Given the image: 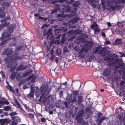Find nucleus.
Wrapping results in <instances>:
<instances>
[{
  "label": "nucleus",
  "mask_w": 125,
  "mask_h": 125,
  "mask_svg": "<svg viewBox=\"0 0 125 125\" xmlns=\"http://www.w3.org/2000/svg\"><path fill=\"white\" fill-rule=\"evenodd\" d=\"M72 93L74 97H76L78 94L79 93L77 91H73L72 92Z\"/></svg>",
  "instance_id": "40"
},
{
  "label": "nucleus",
  "mask_w": 125,
  "mask_h": 125,
  "mask_svg": "<svg viewBox=\"0 0 125 125\" xmlns=\"http://www.w3.org/2000/svg\"><path fill=\"white\" fill-rule=\"evenodd\" d=\"M4 104L7 105H8L9 104V103L7 100L5 101H0V104Z\"/></svg>",
  "instance_id": "42"
},
{
  "label": "nucleus",
  "mask_w": 125,
  "mask_h": 125,
  "mask_svg": "<svg viewBox=\"0 0 125 125\" xmlns=\"http://www.w3.org/2000/svg\"><path fill=\"white\" fill-rule=\"evenodd\" d=\"M34 91L33 90H31L30 93L27 95V96L29 98H31L34 96Z\"/></svg>",
  "instance_id": "27"
},
{
  "label": "nucleus",
  "mask_w": 125,
  "mask_h": 125,
  "mask_svg": "<svg viewBox=\"0 0 125 125\" xmlns=\"http://www.w3.org/2000/svg\"><path fill=\"white\" fill-rule=\"evenodd\" d=\"M11 109V107L10 106H5L3 110L6 111H10Z\"/></svg>",
  "instance_id": "28"
},
{
  "label": "nucleus",
  "mask_w": 125,
  "mask_h": 125,
  "mask_svg": "<svg viewBox=\"0 0 125 125\" xmlns=\"http://www.w3.org/2000/svg\"><path fill=\"white\" fill-rule=\"evenodd\" d=\"M84 49V48H82L79 52V56L82 58H84L85 56L84 53H83Z\"/></svg>",
  "instance_id": "12"
},
{
  "label": "nucleus",
  "mask_w": 125,
  "mask_h": 125,
  "mask_svg": "<svg viewBox=\"0 0 125 125\" xmlns=\"http://www.w3.org/2000/svg\"><path fill=\"white\" fill-rule=\"evenodd\" d=\"M6 16V13L4 12H2L1 13H0V18H2Z\"/></svg>",
  "instance_id": "44"
},
{
  "label": "nucleus",
  "mask_w": 125,
  "mask_h": 125,
  "mask_svg": "<svg viewBox=\"0 0 125 125\" xmlns=\"http://www.w3.org/2000/svg\"><path fill=\"white\" fill-rule=\"evenodd\" d=\"M105 49L103 48L98 52V54H100L101 57H103L105 55V53L104 52Z\"/></svg>",
  "instance_id": "17"
},
{
  "label": "nucleus",
  "mask_w": 125,
  "mask_h": 125,
  "mask_svg": "<svg viewBox=\"0 0 125 125\" xmlns=\"http://www.w3.org/2000/svg\"><path fill=\"white\" fill-rule=\"evenodd\" d=\"M84 113V111L83 110L79 111L78 112V114L76 115L77 118L81 117V116Z\"/></svg>",
  "instance_id": "26"
},
{
  "label": "nucleus",
  "mask_w": 125,
  "mask_h": 125,
  "mask_svg": "<svg viewBox=\"0 0 125 125\" xmlns=\"http://www.w3.org/2000/svg\"><path fill=\"white\" fill-rule=\"evenodd\" d=\"M17 114V113H16V112H11L10 113V114H9V115L11 116H14V115H16Z\"/></svg>",
  "instance_id": "56"
},
{
  "label": "nucleus",
  "mask_w": 125,
  "mask_h": 125,
  "mask_svg": "<svg viewBox=\"0 0 125 125\" xmlns=\"http://www.w3.org/2000/svg\"><path fill=\"white\" fill-rule=\"evenodd\" d=\"M105 61H108L111 60L110 58L109 57L105 56L104 59Z\"/></svg>",
  "instance_id": "49"
},
{
  "label": "nucleus",
  "mask_w": 125,
  "mask_h": 125,
  "mask_svg": "<svg viewBox=\"0 0 125 125\" xmlns=\"http://www.w3.org/2000/svg\"><path fill=\"white\" fill-rule=\"evenodd\" d=\"M17 124V122H16L15 120H13L12 121L10 125H16Z\"/></svg>",
  "instance_id": "55"
},
{
  "label": "nucleus",
  "mask_w": 125,
  "mask_h": 125,
  "mask_svg": "<svg viewBox=\"0 0 125 125\" xmlns=\"http://www.w3.org/2000/svg\"><path fill=\"white\" fill-rule=\"evenodd\" d=\"M72 31H69L66 33H64L63 34L62 37V38L60 41V42L61 43H63L64 42H65V39L64 38V37L65 35L66 34H67V36H70V35L72 34Z\"/></svg>",
  "instance_id": "9"
},
{
  "label": "nucleus",
  "mask_w": 125,
  "mask_h": 125,
  "mask_svg": "<svg viewBox=\"0 0 125 125\" xmlns=\"http://www.w3.org/2000/svg\"><path fill=\"white\" fill-rule=\"evenodd\" d=\"M17 72H15L12 73L10 75V79H14L16 77L17 75Z\"/></svg>",
  "instance_id": "22"
},
{
  "label": "nucleus",
  "mask_w": 125,
  "mask_h": 125,
  "mask_svg": "<svg viewBox=\"0 0 125 125\" xmlns=\"http://www.w3.org/2000/svg\"><path fill=\"white\" fill-rule=\"evenodd\" d=\"M106 2L107 4L111 5H112L113 3L119 4L118 2L116 0H107Z\"/></svg>",
  "instance_id": "18"
},
{
  "label": "nucleus",
  "mask_w": 125,
  "mask_h": 125,
  "mask_svg": "<svg viewBox=\"0 0 125 125\" xmlns=\"http://www.w3.org/2000/svg\"><path fill=\"white\" fill-rule=\"evenodd\" d=\"M16 67V66H14L12 67L10 69V72L11 73L13 72L15 70Z\"/></svg>",
  "instance_id": "38"
},
{
  "label": "nucleus",
  "mask_w": 125,
  "mask_h": 125,
  "mask_svg": "<svg viewBox=\"0 0 125 125\" xmlns=\"http://www.w3.org/2000/svg\"><path fill=\"white\" fill-rule=\"evenodd\" d=\"M11 33H9L4 35L5 39L6 38V39L0 42V46H2L6 44L8 42L13 38H10L11 36Z\"/></svg>",
  "instance_id": "1"
},
{
  "label": "nucleus",
  "mask_w": 125,
  "mask_h": 125,
  "mask_svg": "<svg viewBox=\"0 0 125 125\" xmlns=\"http://www.w3.org/2000/svg\"><path fill=\"white\" fill-rule=\"evenodd\" d=\"M93 42L92 41H89L88 43L85 44V45L86 46H88L89 47L91 48L92 47L93 44L92 43Z\"/></svg>",
  "instance_id": "25"
},
{
  "label": "nucleus",
  "mask_w": 125,
  "mask_h": 125,
  "mask_svg": "<svg viewBox=\"0 0 125 125\" xmlns=\"http://www.w3.org/2000/svg\"><path fill=\"white\" fill-rule=\"evenodd\" d=\"M0 74H1L2 78H4L5 76V74L4 73V72L2 71H1L0 72Z\"/></svg>",
  "instance_id": "52"
},
{
  "label": "nucleus",
  "mask_w": 125,
  "mask_h": 125,
  "mask_svg": "<svg viewBox=\"0 0 125 125\" xmlns=\"http://www.w3.org/2000/svg\"><path fill=\"white\" fill-rule=\"evenodd\" d=\"M26 68L24 66L22 63H20L16 69V70L18 71H20L23 70Z\"/></svg>",
  "instance_id": "11"
},
{
  "label": "nucleus",
  "mask_w": 125,
  "mask_h": 125,
  "mask_svg": "<svg viewBox=\"0 0 125 125\" xmlns=\"http://www.w3.org/2000/svg\"><path fill=\"white\" fill-rule=\"evenodd\" d=\"M31 79V81L32 83H33L35 81V78L34 77L33 75H32L29 76L27 78V79L28 80H30Z\"/></svg>",
  "instance_id": "23"
},
{
  "label": "nucleus",
  "mask_w": 125,
  "mask_h": 125,
  "mask_svg": "<svg viewBox=\"0 0 125 125\" xmlns=\"http://www.w3.org/2000/svg\"><path fill=\"white\" fill-rule=\"evenodd\" d=\"M75 118L76 120H77V122L79 123H81V121L83 120V118L81 117L77 118L76 116Z\"/></svg>",
  "instance_id": "36"
},
{
  "label": "nucleus",
  "mask_w": 125,
  "mask_h": 125,
  "mask_svg": "<svg viewBox=\"0 0 125 125\" xmlns=\"http://www.w3.org/2000/svg\"><path fill=\"white\" fill-rule=\"evenodd\" d=\"M28 115L29 117L31 118H32L34 117V115L32 114H29Z\"/></svg>",
  "instance_id": "63"
},
{
  "label": "nucleus",
  "mask_w": 125,
  "mask_h": 125,
  "mask_svg": "<svg viewBox=\"0 0 125 125\" xmlns=\"http://www.w3.org/2000/svg\"><path fill=\"white\" fill-rule=\"evenodd\" d=\"M109 71L107 69H106L104 70V73L105 75H108L109 74Z\"/></svg>",
  "instance_id": "45"
},
{
  "label": "nucleus",
  "mask_w": 125,
  "mask_h": 125,
  "mask_svg": "<svg viewBox=\"0 0 125 125\" xmlns=\"http://www.w3.org/2000/svg\"><path fill=\"white\" fill-rule=\"evenodd\" d=\"M48 88L49 86L48 85H46L45 86L42 85L40 87V91L42 94H45L48 91Z\"/></svg>",
  "instance_id": "5"
},
{
  "label": "nucleus",
  "mask_w": 125,
  "mask_h": 125,
  "mask_svg": "<svg viewBox=\"0 0 125 125\" xmlns=\"http://www.w3.org/2000/svg\"><path fill=\"white\" fill-rule=\"evenodd\" d=\"M122 43V42L121 41V39L117 38L115 41V43L114 45H121Z\"/></svg>",
  "instance_id": "16"
},
{
  "label": "nucleus",
  "mask_w": 125,
  "mask_h": 125,
  "mask_svg": "<svg viewBox=\"0 0 125 125\" xmlns=\"http://www.w3.org/2000/svg\"><path fill=\"white\" fill-rule=\"evenodd\" d=\"M14 102L15 104L17 105L18 108H19L22 111H23L22 108L21 107V105L20 104L19 102L17 99L16 98H15L14 99Z\"/></svg>",
  "instance_id": "15"
},
{
  "label": "nucleus",
  "mask_w": 125,
  "mask_h": 125,
  "mask_svg": "<svg viewBox=\"0 0 125 125\" xmlns=\"http://www.w3.org/2000/svg\"><path fill=\"white\" fill-rule=\"evenodd\" d=\"M32 72V70H31L30 71H29L27 72H25L24 73H21V76L22 78L28 76L29 75V74L31 73Z\"/></svg>",
  "instance_id": "20"
},
{
  "label": "nucleus",
  "mask_w": 125,
  "mask_h": 125,
  "mask_svg": "<svg viewBox=\"0 0 125 125\" xmlns=\"http://www.w3.org/2000/svg\"><path fill=\"white\" fill-rule=\"evenodd\" d=\"M22 46L20 45L18 46L16 48V50H17L19 51L22 48Z\"/></svg>",
  "instance_id": "53"
},
{
  "label": "nucleus",
  "mask_w": 125,
  "mask_h": 125,
  "mask_svg": "<svg viewBox=\"0 0 125 125\" xmlns=\"http://www.w3.org/2000/svg\"><path fill=\"white\" fill-rule=\"evenodd\" d=\"M16 45V44L15 43L10 42L9 44V46L10 47H13L15 46Z\"/></svg>",
  "instance_id": "54"
},
{
  "label": "nucleus",
  "mask_w": 125,
  "mask_h": 125,
  "mask_svg": "<svg viewBox=\"0 0 125 125\" xmlns=\"http://www.w3.org/2000/svg\"><path fill=\"white\" fill-rule=\"evenodd\" d=\"M1 6L5 9L8 10L10 7V3L7 1H4L1 3Z\"/></svg>",
  "instance_id": "10"
},
{
  "label": "nucleus",
  "mask_w": 125,
  "mask_h": 125,
  "mask_svg": "<svg viewBox=\"0 0 125 125\" xmlns=\"http://www.w3.org/2000/svg\"><path fill=\"white\" fill-rule=\"evenodd\" d=\"M67 31L66 29H65L63 27H61L56 29L54 31L55 35V36L59 35L60 33L66 32Z\"/></svg>",
  "instance_id": "6"
},
{
  "label": "nucleus",
  "mask_w": 125,
  "mask_h": 125,
  "mask_svg": "<svg viewBox=\"0 0 125 125\" xmlns=\"http://www.w3.org/2000/svg\"><path fill=\"white\" fill-rule=\"evenodd\" d=\"M74 0H66V3L67 4H70L71 5L72 4H73Z\"/></svg>",
  "instance_id": "35"
},
{
  "label": "nucleus",
  "mask_w": 125,
  "mask_h": 125,
  "mask_svg": "<svg viewBox=\"0 0 125 125\" xmlns=\"http://www.w3.org/2000/svg\"><path fill=\"white\" fill-rule=\"evenodd\" d=\"M61 5L60 4L56 3L54 6L55 9L58 11L60 10V7Z\"/></svg>",
  "instance_id": "32"
},
{
  "label": "nucleus",
  "mask_w": 125,
  "mask_h": 125,
  "mask_svg": "<svg viewBox=\"0 0 125 125\" xmlns=\"http://www.w3.org/2000/svg\"><path fill=\"white\" fill-rule=\"evenodd\" d=\"M56 53L58 55H60L61 54L62 52L60 50H57Z\"/></svg>",
  "instance_id": "57"
},
{
  "label": "nucleus",
  "mask_w": 125,
  "mask_h": 125,
  "mask_svg": "<svg viewBox=\"0 0 125 125\" xmlns=\"http://www.w3.org/2000/svg\"><path fill=\"white\" fill-rule=\"evenodd\" d=\"M115 63V62H109L108 63V65L109 66H113L114 65Z\"/></svg>",
  "instance_id": "62"
},
{
  "label": "nucleus",
  "mask_w": 125,
  "mask_h": 125,
  "mask_svg": "<svg viewBox=\"0 0 125 125\" xmlns=\"http://www.w3.org/2000/svg\"><path fill=\"white\" fill-rule=\"evenodd\" d=\"M101 47V46L99 45L98 47L95 48V51L94 52V53H95L97 52L100 49Z\"/></svg>",
  "instance_id": "46"
},
{
  "label": "nucleus",
  "mask_w": 125,
  "mask_h": 125,
  "mask_svg": "<svg viewBox=\"0 0 125 125\" xmlns=\"http://www.w3.org/2000/svg\"><path fill=\"white\" fill-rule=\"evenodd\" d=\"M87 1L90 3H92L94 1L96 3H98L99 2L98 0H87Z\"/></svg>",
  "instance_id": "39"
},
{
  "label": "nucleus",
  "mask_w": 125,
  "mask_h": 125,
  "mask_svg": "<svg viewBox=\"0 0 125 125\" xmlns=\"http://www.w3.org/2000/svg\"><path fill=\"white\" fill-rule=\"evenodd\" d=\"M61 35L62 34H60L59 35H58L56 37L54 38V39H55V41H57V40L58 39L57 41H59V39L60 38Z\"/></svg>",
  "instance_id": "48"
},
{
  "label": "nucleus",
  "mask_w": 125,
  "mask_h": 125,
  "mask_svg": "<svg viewBox=\"0 0 125 125\" xmlns=\"http://www.w3.org/2000/svg\"><path fill=\"white\" fill-rule=\"evenodd\" d=\"M115 7L117 10H119L121 8V5L119 4H116L115 5Z\"/></svg>",
  "instance_id": "51"
},
{
  "label": "nucleus",
  "mask_w": 125,
  "mask_h": 125,
  "mask_svg": "<svg viewBox=\"0 0 125 125\" xmlns=\"http://www.w3.org/2000/svg\"><path fill=\"white\" fill-rule=\"evenodd\" d=\"M63 54H65L67 52H69V51L68 50L67 48L66 47H64L63 48Z\"/></svg>",
  "instance_id": "41"
},
{
  "label": "nucleus",
  "mask_w": 125,
  "mask_h": 125,
  "mask_svg": "<svg viewBox=\"0 0 125 125\" xmlns=\"http://www.w3.org/2000/svg\"><path fill=\"white\" fill-rule=\"evenodd\" d=\"M0 123H1L0 125H4L5 123L3 119H2V120L1 121Z\"/></svg>",
  "instance_id": "64"
},
{
  "label": "nucleus",
  "mask_w": 125,
  "mask_h": 125,
  "mask_svg": "<svg viewBox=\"0 0 125 125\" xmlns=\"http://www.w3.org/2000/svg\"><path fill=\"white\" fill-rule=\"evenodd\" d=\"M22 78V76H21V73H19L16 76V79L18 81H20Z\"/></svg>",
  "instance_id": "29"
},
{
  "label": "nucleus",
  "mask_w": 125,
  "mask_h": 125,
  "mask_svg": "<svg viewBox=\"0 0 125 125\" xmlns=\"http://www.w3.org/2000/svg\"><path fill=\"white\" fill-rule=\"evenodd\" d=\"M100 31V30L99 29L96 28H95L94 30V33L96 34H96V33H98Z\"/></svg>",
  "instance_id": "47"
},
{
  "label": "nucleus",
  "mask_w": 125,
  "mask_h": 125,
  "mask_svg": "<svg viewBox=\"0 0 125 125\" xmlns=\"http://www.w3.org/2000/svg\"><path fill=\"white\" fill-rule=\"evenodd\" d=\"M10 24V23L8 22L0 24V31L3 29L5 27L9 26Z\"/></svg>",
  "instance_id": "13"
},
{
  "label": "nucleus",
  "mask_w": 125,
  "mask_h": 125,
  "mask_svg": "<svg viewBox=\"0 0 125 125\" xmlns=\"http://www.w3.org/2000/svg\"><path fill=\"white\" fill-rule=\"evenodd\" d=\"M13 32V29L10 27H8L2 33L3 35H5L9 33H11Z\"/></svg>",
  "instance_id": "8"
},
{
  "label": "nucleus",
  "mask_w": 125,
  "mask_h": 125,
  "mask_svg": "<svg viewBox=\"0 0 125 125\" xmlns=\"http://www.w3.org/2000/svg\"><path fill=\"white\" fill-rule=\"evenodd\" d=\"M6 89H8L9 91H10L13 92V90L12 88L10 85H6Z\"/></svg>",
  "instance_id": "34"
},
{
  "label": "nucleus",
  "mask_w": 125,
  "mask_h": 125,
  "mask_svg": "<svg viewBox=\"0 0 125 125\" xmlns=\"http://www.w3.org/2000/svg\"><path fill=\"white\" fill-rule=\"evenodd\" d=\"M102 114L101 112H99L98 113L97 116L96 122L98 123L97 125H101V123L104 120H105L107 118V117L104 116L101 117Z\"/></svg>",
  "instance_id": "2"
},
{
  "label": "nucleus",
  "mask_w": 125,
  "mask_h": 125,
  "mask_svg": "<svg viewBox=\"0 0 125 125\" xmlns=\"http://www.w3.org/2000/svg\"><path fill=\"white\" fill-rule=\"evenodd\" d=\"M68 100L69 102L72 103H75L77 101V99L75 97H73L72 99V97H69Z\"/></svg>",
  "instance_id": "21"
},
{
  "label": "nucleus",
  "mask_w": 125,
  "mask_h": 125,
  "mask_svg": "<svg viewBox=\"0 0 125 125\" xmlns=\"http://www.w3.org/2000/svg\"><path fill=\"white\" fill-rule=\"evenodd\" d=\"M118 2L119 4L121 3H125V0H116Z\"/></svg>",
  "instance_id": "59"
},
{
  "label": "nucleus",
  "mask_w": 125,
  "mask_h": 125,
  "mask_svg": "<svg viewBox=\"0 0 125 125\" xmlns=\"http://www.w3.org/2000/svg\"><path fill=\"white\" fill-rule=\"evenodd\" d=\"M97 24L96 23V22L95 21H94L93 22V24H92L90 26V28L93 29H94L95 27H97Z\"/></svg>",
  "instance_id": "43"
},
{
  "label": "nucleus",
  "mask_w": 125,
  "mask_h": 125,
  "mask_svg": "<svg viewBox=\"0 0 125 125\" xmlns=\"http://www.w3.org/2000/svg\"><path fill=\"white\" fill-rule=\"evenodd\" d=\"M1 22L2 23L4 22L5 23L7 22V20H6L5 18L3 19H2L1 20Z\"/></svg>",
  "instance_id": "58"
},
{
  "label": "nucleus",
  "mask_w": 125,
  "mask_h": 125,
  "mask_svg": "<svg viewBox=\"0 0 125 125\" xmlns=\"http://www.w3.org/2000/svg\"><path fill=\"white\" fill-rule=\"evenodd\" d=\"M4 35H3L2 34H2H1V36H2V37H0V41H3V40H5V37L4 36Z\"/></svg>",
  "instance_id": "50"
},
{
  "label": "nucleus",
  "mask_w": 125,
  "mask_h": 125,
  "mask_svg": "<svg viewBox=\"0 0 125 125\" xmlns=\"http://www.w3.org/2000/svg\"><path fill=\"white\" fill-rule=\"evenodd\" d=\"M41 122L44 123L46 122V119L44 117H42L41 119Z\"/></svg>",
  "instance_id": "61"
},
{
  "label": "nucleus",
  "mask_w": 125,
  "mask_h": 125,
  "mask_svg": "<svg viewBox=\"0 0 125 125\" xmlns=\"http://www.w3.org/2000/svg\"><path fill=\"white\" fill-rule=\"evenodd\" d=\"M13 52V51L11 48H9L4 49L2 52V53L3 55H6L7 56H9L12 54Z\"/></svg>",
  "instance_id": "3"
},
{
  "label": "nucleus",
  "mask_w": 125,
  "mask_h": 125,
  "mask_svg": "<svg viewBox=\"0 0 125 125\" xmlns=\"http://www.w3.org/2000/svg\"><path fill=\"white\" fill-rule=\"evenodd\" d=\"M3 119L4 120V121L5 122V123H6L7 124H9L11 121V120L10 119H9L6 118Z\"/></svg>",
  "instance_id": "37"
},
{
  "label": "nucleus",
  "mask_w": 125,
  "mask_h": 125,
  "mask_svg": "<svg viewBox=\"0 0 125 125\" xmlns=\"http://www.w3.org/2000/svg\"><path fill=\"white\" fill-rule=\"evenodd\" d=\"M78 20V19L76 17H75L73 19L71 20V22H72V23H76Z\"/></svg>",
  "instance_id": "33"
},
{
  "label": "nucleus",
  "mask_w": 125,
  "mask_h": 125,
  "mask_svg": "<svg viewBox=\"0 0 125 125\" xmlns=\"http://www.w3.org/2000/svg\"><path fill=\"white\" fill-rule=\"evenodd\" d=\"M12 65L10 62H9L7 65V67L8 68H10L12 66Z\"/></svg>",
  "instance_id": "60"
},
{
  "label": "nucleus",
  "mask_w": 125,
  "mask_h": 125,
  "mask_svg": "<svg viewBox=\"0 0 125 125\" xmlns=\"http://www.w3.org/2000/svg\"><path fill=\"white\" fill-rule=\"evenodd\" d=\"M78 100L77 101L78 104H80L82 102V97L80 96H77Z\"/></svg>",
  "instance_id": "30"
},
{
  "label": "nucleus",
  "mask_w": 125,
  "mask_h": 125,
  "mask_svg": "<svg viewBox=\"0 0 125 125\" xmlns=\"http://www.w3.org/2000/svg\"><path fill=\"white\" fill-rule=\"evenodd\" d=\"M18 52H14L13 54L11 56L12 57H11L10 60L12 62H15L16 61L21 59L22 57L21 56H18Z\"/></svg>",
  "instance_id": "4"
},
{
  "label": "nucleus",
  "mask_w": 125,
  "mask_h": 125,
  "mask_svg": "<svg viewBox=\"0 0 125 125\" xmlns=\"http://www.w3.org/2000/svg\"><path fill=\"white\" fill-rule=\"evenodd\" d=\"M79 4V1H75L74 0L73 1L72 4V6L74 7H77Z\"/></svg>",
  "instance_id": "31"
},
{
  "label": "nucleus",
  "mask_w": 125,
  "mask_h": 125,
  "mask_svg": "<svg viewBox=\"0 0 125 125\" xmlns=\"http://www.w3.org/2000/svg\"><path fill=\"white\" fill-rule=\"evenodd\" d=\"M62 10L65 12H69L71 10V8L69 6L65 5L62 9Z\"/></svg>",
  "instance_id": "14"
},
{
  "label": "nucleus",
  "mask_w": 125,
  "mask_h": 125,
  "mask_svg": "<svg viewBox=\"0 0 125 125\" xmlns=\"http://www.w3.org/2000/svg\"><path fill=\"white\" fill-rule=\"evenodd\" d=\"M63 105L64 106H62V109L64 110L66 108L67 109L68 108L69 105L66 101H64L63 104Z\"/></svg>",
  "instance_id": "24"
},
{
  "label": "nucleus",
  "mask_w": 125,
  "mask_h": 125,
  "mask_svg": "<svg viewBox=\"0 0 125 125\" xmlns=\"http://www.w3.org/2000/svg\"><path fill=\"white\" fill-rule=\"evenodd\" d=\"M124 64V63L122 62L121 63H117L115 66V68L117 69H118L119 67L123 66Z\"/></svg>",
  "instance_id": "19"
},
{
  "label": "nucleus",
  "mask_w": 125,
  "mask_h": 125,
  "mask_svg": "<svg viewBox=\"0 0 125 125\" xmlns=\"http://www.w3.org/2000/svg\"><path fill=\"white\" fill-rule=\"evenodd\" d=\"M52 29L51 28L48 29L47 28H45L43 32V35L44 36L47 35V37L51 35L52 33Z\"/></svg>",
  "instance_id": "7"
}]
</instances>
